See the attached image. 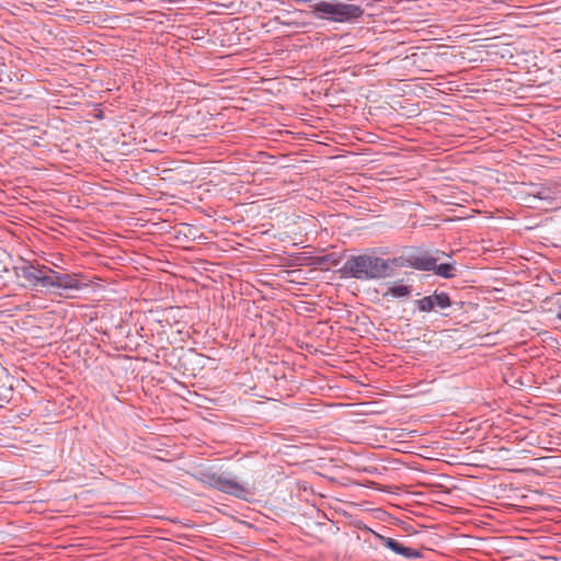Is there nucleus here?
Listing matches in <instances>:
<instances>
[{"label":"nucleus","instance_id":"nucleus-1","mask_svg":"<svg viewBox=\"0 0 561 561\" xmlns=\"http://www.w3.org/2000/svg\"><path fill=\"white\" fill-rule=\"evenodd\" d=\"M397 261L371 254L354 255L345 261L341 271L345 276L360 280L386 278L393 274Z\"/></svg>","mask_w":561,"mask_h":561},{"label":"nucleus","instance_id":"nucleus-2","mask_svg":"<svg viewBox=\"0 0 561 561\" xmlns=\"http://www.w3.org/2000/svg\"><path fill=\"white\" fill-rule=\"evenodd\" d=\"M312 12L320 19L346 23L359 19L364 14V9L339 1H319L313 4Z\"/></svg>","mask_w":561,"mask_h":561},{"label":"nucleus","instance_id":"nucleus-3","mask_svg":"<svg viewBox=\"0 0 561 561\" xmlns=\"http://www.w3.org/2000/svg\"><path fill=\"white\" fill-rule=\"evenodd\" d=\"M197 480L209 488L239 499H243L248 493L247 489L230 472H216L209 469L202 470L197 474Z\"/></svg>","mask_w":561,"mask_h":561},{"label":"nucleus","instance_id":"nucleus-4","mask_svg":"<svg viewBox=\"0 0 561 561\" xmlns=\"http://www.w3.org/2000/svg\"><path fill=\"white\" fill-rule=\"evenodd\" d=\"M51 268L46 265L28 266L23 270V277L33 285H41L43 287L50 288L51 280Z\"/></svg>","mask_w":561,"mask_h":561},{"label":"nucleus","instance_id":"nucleus-5","mask_svg":"<svg viewBox=\"0 0 561 561\" xmlns=\"http://www.w3.org/2000/svg\"><path fill=\"white\" fill-rule=\"evenodd\" d=\"M51 280L53 284L50 287L54 288H62V289H78L79 282L69 274H60L57 272H51Z\"/></svg>","mask_w":561,"mask_h":561},{"label":"nucleus","instance_id":"nucleus-6","mask_svg":"<svg viewBox=\"0 0 561 561\" xmlns=\"http://www.w3.org/2000/svg\"><path fill=\"white\" fill-rule=\"evenodd\" d=\"M389 549L393 551L396 554L402 556L405 559H417L422 556L419 550L405 547L396 539L393 540Z\"/></svg>","mask_w":561,"mask_h":561},{"label":"nucleus","instance_id":"nucleus-7","mask_svg":"<svg viewBox=\"0 0 561 561\" xmlns=\"http://www.w3.org/2000/svg\"><path fill=\"white\" fill-rule=\"evenodd\" d=\"M437 259L428 256V255H421L413 257L412 266L420 271H434L436 266Z\"/></svg>","mask_w":561,"mask_h":561},{"label":"nucleus","instance_id":"nucleus-8","mask_svg":"<svg viewBox=\"0 0 561 561\" xmlns=\"http://www.w3.org/2000/svg\"><path fill=\"white\" fill-rule=\"evenodd\" d=\"M455 266L449 263H443L435 266L434 273L444 278H451L455 276Z\"/></svg>","mask_w":561,"mask_h":561},{"label":"nucleus","instance_id":"nucleus-9","mask_svg":"<svg viewBox=\"0 0 561 561\" xmlns=\"http://www.w3.org/2000/svg\"><path fill=\"white\" fill-rule=\"evenodd\" d=\"M434 308L438 307L440 309H445L450 306V298L446 293H435L432 295Z\"/></svg>","mask_w":561,"mask_h":561},{"label":"nucleus","instance_id":"nucleus-10","mask_svg":"<svg viewBox=\"0 0 561 561\" xmlns=\"http://www.w3.org/2000/svg\"><path fill=\"white\" fill-rule=\"evenodd\" d=\"M388 294L397 298L407 297L411 294V288L407 285H393L388 289Z\"/></svg>","mask_w":561,"mask_h":561},{"label":"nucleus","instance_id":"nucleus-11","mask_svg":"<svg viewBox=\"0 0 561 561\" xmlns=\"http://www.w3.org/2000/svg\"><path fill=\"white\" fill-rule=\"evenodd\" d=\"M415 302H416L417 308H419L420 311L430 312V311L434 310V304H433L432 295L431 296H425V297L416 300Z\"/></svg>","mask_w":561,"mask_h":561},{"label":"nucleus","instance_id":"nucleus-12","mask_svg":"<svg viewBox=\"0 0 561 561\" xmlns=\"http://www.w3.org/2000/svg\"><path fill=\"white\" fill-rule=\"evenodd\" d=\"M531 195L539 199H550L552 198V192L548 187H536L531 191Z\"/></svg>","mask_w":561,"mask_h":561},{"label":"nucleus","instance_id":"nucleus-13","mask_svg":"<svg viewBox=\"0 0 561 561\" xmlns=\"http://www.w3.org/2000/svg\"><path fill=\"white\" fill-rule=\"evenodd\" d=\"M373 535L385 546L387 547L388 549L391 547L392 542H393V538H390V537H386L383 535H380L376 531H373Z\"/></svg>","mask_w":561,"mask_h":561},{"label":"nucleus","instance_id":"nucleus-14","mask_svg":"<svg viewBox=\"0 0 561 561\" xmlns=\"http://www.w3.org/2000/svg\"><path fill=\"white\" fill-rule=\"evenodd\" d=\"M556 318L561 321V298L557 301V313Z\"/></svg>","mask_w":561,"mask_h":561}]
</instances>
